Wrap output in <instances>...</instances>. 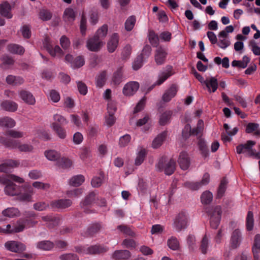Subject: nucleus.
Wrapping results in <instances>:
<instances>
[{
  "instance_id": "1",
  "label": "nucleus",
  "mask_w": 260,
  "mask_h": 260,
  "mask_svg": "<svg viewBox=\"0 0 260 260\" xmlns=\"http://www.w3.org/2000/svg\"><path fill=\"white\" fill-rule=\"evenodd\" d=\"M2 183L6 185L4 190L5 193L9 196H17L21 192V188L20 186L17 185L11 180L22 183L24 181L23 179L19 177L14 175H9L5 177L0 178Z\"/></svg>"
},
{
  "instance_id": "2",
  "label": "nucleus",
  "mask_w": 260,
  "mask_h": 260,
  "mask_svg": "<svg viewBox=\"0 0 260 260\" xmlns=\"http://www.w3.org/2000/svg\"><path fill=\"white\" fill-rule=\"evenodd\" d=\"M157 171H164L167 175H171L174 173L176 169V162L173 159H168L164 156L160 158L155 165Z\"/></svg>"
},
{
  "instance_id": "3",
  "label": "nucleus",
  "mask_w": 260,
  "mask_h": 260,
  "mask_svg": "<svg viewBox=\"0 0 260 260\" xmlns=\"http://www.w3.org/2000/svg\"><path fill=\"white\" fill-rule=\"evenodd\" d=\"M206 212L210 216V223L212 228L216 229L218 226L222 214L220 206H211L206 208Z\"/></svg>"
},
{
  "instance_id": "4",
  "label": "nucleus",
  "mask_w": 260,
  "mask_h": 260,
  "mask_svg": "<svg viewBox=\"0 0 260 260\" xmlns=\"http://www.w3.org/2000/svg\"><path fill=\"white\" fill-rule=\"evenodd\" d=\"M256 144V142L252 140L247 141L245 144H241L236 147V151L238 154L244 153L247 152L246 156L253 157L256 159H260V153L256 152L252 147Z\"/></svg>"
},
{
  "instance_id": "5",
  "label": "nucleus",
  "mask_w": 260,
  "mask_h": 260,
  "mask_svg": "<svg viewBox=\"0 0 260 260\" xmlns=\"http://www.w3.org/2000/svg\"><path fill=\"white\" fill-rule=\"evenodd\" d=\"M188 223V214L185 211H181L176 216L173 223V226L177 232H180L187 228Z\"/></svg>"
},
{
  "instance_id": "6",
  "label": "nucleus",
  "mask_w": 260,
  "mask_h": 260,
  "mask_svg": "<svg viewBox=\"0 0 260 260\" xmlns=\"http://www.w3.org/2000/svg\"><path fill=\"white\" fill-rule=\"evenodd\" d=\"M5 247L10 251L15 253H21L26 250V246L23 243L15 241H10L5 244Z\"/></svg>"
},
{
  "instance_id": "7",
  "label": "nucleus",
  "mask_w": 260,
  "mask_h": 260,
  "mask_svg": "<svg viewBox=\"0 0 260 260\" xmlns=\"http://www.w3.org/2000/svg\"><path fill=\"white\" fill-rule=\"evenodd\" d=\"M103 45V41L95 36L88 39L86 42V47L89 51L92 52L99 51Z\"/></svg>"
},
{
  "instance_id": "8",
  "label": "nucleus",
  "mask_w": 260,
  "mask_h": 260,
  "mask_svg": "<svg viewBox=\"0 0 260 260\" xmlns=\"http://www.w3.org/2000/svg\"><path fill=\"white\" fill-rule=\"evenodd\" d=\"M168 53L161 46L158 47L154 51V60L158 66L164 64L166 61Z\"/></svg>"
},
{
  "instance_id": "9",
  "label": "nucleus",
  "mask_w": 260,
  "mask_h": 260,
  "mask_svg": "<svg viewBox=\"0 0 260 260\" xmlns=\"http://www.w3.org/2000/svg\"><path fill=\"white\" fill-rule=\"evenodd\" d=\"M96 199V194L94 192H90L87 195L85 199L81 202L80 207L84 210V212L89 214L91 213V211L87 208L88 206L91 205L94 202Z\"/></svg>"
},
{
  "instance_id": "10",
  "label": "nucleus",
  "mask_w": 260,
  "mask_h": 260,
  "mask_svg": "<svg viewBox=\"0 0 260 260\" xmlns=\"http://www.w3.org/2000/svg\"><path fill=\"white\" fill-rule=\"evenodd\" d=\"M173 74V67L170 65H167L165 68V70L159 73L158 76V79L155 82V85H161Z\"/></svg>"
},
{
  "instance_id": "11",
  "label": "nucleus",
  "mask_w": 260,
  "mask_h": 260,
  "mask_svg": "<svg viewBox=\"0 0 260 260\" xmlns=\"http://www.w3.org/2000/svg\"><path fill=\"white\" fill-rule=\"evenodd\" d=\"M178 162L182 170H186L188 169L190 164L188 154L185 151L180 152L178 159Z\"/></svg>"
},
{
  "instance_id": "12",
  "label": "nucleus",
  "mask_w": 260,
  "mask_h": 260,
  "mask_svg": "<svg viewBox=\"0 0 260 260\" xmlns=\"http://www.w3.org/2000/svg\"><path fill=\"white\" fill-rule=\"evenodd\" d=\"M20 98L26 104L34 105L36 103V99L32 94L29 91L22 89L18 91Z\"/></svg>"
},
{
  "instance_id": "13",
  "label": "nucleus",
  "mask_w": 260,
  "mask_h": 260,
  "mask_svg": "<svg viewBox=\"0 0 260 260\" xmlns=\"http://www.w3.org/2000/svg\"><path fill=\"white\" fill-rule=\"evenodd\" d=\"M43 221L46 222V225L49 229H53L59 224L60 218L53 215H47L41 217Z\"/></svg>"
},
{
  "instance_id": "14",
  "label": "nucleus",
  "mask_w": 260,
  "mask_h": 260,
  "mask_svg": "<svg viewBox=\"0 0 260 260\" xmlns=\"http://www.w3.org/2000/svg\"><path fill=\"white\" fill-rule=\"evenodd\" d=\"M108 248L103 245L96 244L86 248V254H101L106 252Z\"/></svg>"
},
{
  "instance_id": "15",
  "label": "nucleus",
  "mask_w": 260,
  "mask_h": 260,
  "mask_svg": "<svg viewBox=\"0 0 260 260\" xmlns=\"http://www.w3.org/2000/svg\"><path fill=\"white\" fill-rule=\"evenodd\" d=\"M139 87V84L137 82H129L124 85L123 93L126 96L132 95L138 90Z\"/></svg>"
},
{
  "instance_id": "16",
  "label": "nucleus",
  "mask_w": 260,
  "mask_h": 260,
  "mask_svg": "<svg viewBox=\"0 0 260 260\" xmlns=\"http://www.w3.org/2000/svg\"><path fill=\"white\" fill-rule=\"evenodd\" d=\"M72 204V202L69 199H60L52 201L50 205L53 208L64 209L70 207Z\"/></svg>"
},
{
  "instance_id": "17",
  "label": "nucleus",
  "mask_w": 260,
  "mask_h": 260,
  "mask_svg": "<svg viewBox=\"0 0 260 260\" xmlns=\"http://www.w3.org/2000/svg\"><path fill=\"white\" fill-rule=\"evenodd\" d=\"M178 91V88L176 85L172 84L170 87L167 90L162 96V100L165 102H169L174 98Z\"/></svg>"
},
{
  "instance_id": "18",
  "label": "nucleus",
  "mask_w": 260,
  "mask_h": 260,
  "mask_svg": "<svg viewBox=\"0 0 260 260\" xmlns=\"http://www.w3.org/2000/svg\"><path fill=\"white\" fill-rule=\"evenodd\" d=\"M241 241V234L238 229H236L232 233L231 238V246L232 248L238 247Z\"/></svg>"
},
{
  "instance_id": "19",
  "label": "nucleus",
  "mask_w": 260,
  "mask_h": 260,
  "mask_svg": "<svg viewBox=\"0 0 260 260\" xmlns=\"http://www.w3.org/2000/svg\"><path fill=\"white\" fill-rule=\"evenodd\" d=\"M131 256V252L127 250H116L112 255L114 260H127Z\"/></svg>"
},
{
  "instance_id": "20",
  "label": "nucleus",
  "mask_w": 260,
  "mask_h": 260,
  "mask_svg": "<svg viewBox=\"0 0 260 260\" xmlns=\"http://www.w3.org/2000/svg\"><path fill=\"white\" fill-rule=\"evenodd\" d=\"M118 42L119 37L118 34L116 33L113 34L107 43V49L110 53H112L116 50Z\"/></svg>"
},
{
  "instance_id": "21",
  "label": "nucleus",
  "mask_w": 260,
  "mask_h": 260,
  "mask_svg": "<svg viewBox=\"0 0 260 260\" xmlns=\"http://www.w3.org/2000/svg\"><path fill=\"white\" fill-rule=\"evenodd\" d=\"M102 226L100 223L95 222L90 224L87 228L85 234L87 236H93L98 233L101 230Z\"/></svg>"
},
{
  "instance_id": "22",
  "label": "nucleus",
  "mask_w": 260,
  "mask_h": 260,
  "mask_svg": "<svg viewBox=\"0 0 260 260\" xmlns=\"http://www.w3.org/2000/svg\"><path fill=\"white\" fill-rule=\"evenodd\" d=\"M123 68L120 67L114 72L112 78V83L117 86L120 84L123 79Z\"/></svg>"
},
{
  "instance_id": "23",
  "label": "nucleus",
  "mask_w": 260,
  "mask_h": 260,
  "mask_svg": "<svg viewBox=\"0 0 260 260\" xmlns=\"http://www.w3.org/2000/svg\"><path fill=\"white\" fill-rule=\"evenodd\" d=\"M1 106L2 109L12 112L16 111L18 108L17 104L14 101L10 100L3 101L1 103Z\"/></svg>"
},
{
  "instance_id": "24",
  "label": "nucleus",
  "mask_w": 260,
  "mask_h": 260,
  "mask_svg": "<svg viewBox=\"0 0 260 260\" xmlns=\"http://www.w3.org/2000/svg\"><path fill=\"white\" fill-rule=\"evenodd\" d=\"M51 128L55 132L57 136L61 139H64L67 136L66 130L56 122L51 124Z\"/></svg>"
},
{
  "instance_id": "25",
  "label": "nucleus",
  "mask_w": 260,
  "mask_h": 260,
  "mask_svg": "<svg viewBox=\"0 0 260 260\" xmlns=\"http://www.w3.org/2000/svg\"><path fill=\"white\" fill-rule=\"evenodd\" d=\"M0 143L5 147L11 149L17 148L19 144V141L0 136Z\"/></svg>"
},
{
  "instance_id": "26",
  "label": "nucleus",
  "mask_w": 260,
  "mask_h": 260,
  "mask_svg": "<svg viewBox=\"0 0 260 260\" xmlns=\"http://www.w3.org/2000/svg\"><path fill=\"white\" fill-rule=\"evenodd\" d=\"M6 82L8 84L11 85L19 86L24 82V80L23 78L19 76L9 75L6 78Z\"/></svg>"
},
{
  "instance_id": "27",
  "label": "nucleus",
  "mask_w": 260,
  "mask_h": 260,
  "mask_svg": "<svg viewBox=\"0 0 260 260\" xmlns=\"http://www.w3.org/2000/svg\"><path fill=\"white\" fill-rule=\"evenodd\" d=\"M36 246L42 250L49 251L53 248L54 244L49 240H43L38 242Z\"/></svg>"
},
{
  "instance_id": "28",
  "label": "nucleus",
  "mask_w": 260,
  "mask_h": 260,
  "mask_svg": "<svg viewBox=\"0 0 260 260\" xmlns=\"http://www.w3.org/2000/svg\"><path fill=\"white\" fill-rule=\"evenodd\" d=\"M19 162L16 160H9L7 162L0 165V172L8 173L11 168L16 167Z\"/></svg>"
},
{
  "instance_id": "29",
  "label": "nucleus",
  "mask_w": 260,
  "mask_h": 260,
  "mask_svg": "<svg viewBox=\"0 0 260 260\" xmlns=\"http://www.w3.org/2000/svg\"><path fill=\"white\" fill-rule=\"evenodd\" d=\"M203 83L205 84L209 91H212L214 92L218 87V82L215 77H211L209 79L204 80Z\"/></svg>"
},
{
  "instance_id": "30",
  "label": "nucleus",
  "mask_w": 260,
  "mask_h": 260,
  "mask_svg": "<svg viewBox=\"0 0 260 260\" xmlns=\"http://www.w3.org/2000/svg\"><path fill=\"white\" fill-rule=\"evenodd\" d=\"M11 6L9 3L5 2L0 5V13L2 16L7 18H11L12 14L10 12Z\"/></svg>"
},
{
  "instance_id": "31",
  "label": "nucleus",
  "mask_w": 260,
  "mask_h": 260,
  "mask_svg": "<svg viewBox=\"0 0 260 260\" xmlns=\"http://www.w3.org/2000/svg\"><path fill=\"white\" fill-rule=\"evenodd\" d=\"M167 135V132L166 131H164L157 135L152 142V147L154 148H157L160 147L165 140Z\"/></svg>"
},
{
  "instance_id": "32",
  "label": "nucleus",
  "mask_w": 260,
  "mask_h": 260,
  "mask_svg": "<svg viewBox=\"0 0 260 260\" xmlns=\"http://www.w3.org/2000/svg\"><path fill=\"white\" fill-rule=\"evenodd\" d=\"M107 72L103 71L98 74L95 78V84L97 87L102 88L106 83L107 80Z\"/></svg>"
},
{
  "instance_id": "33",
  "label": "nucleus",
  "mask_w": 260,
  "mask_h": 260,
  "mask_svg": "<svg viewBox=\"0 0 260 260\" xmlns=\"http://www.w3.org/2000/svg\"><path fill=\"white\" fill-rule=\"evenodd\" d=\"M85 181V178L82 175H77L72 177L69 181V184L73 186H79Z\"/></svg>"
},
{
  "instance_id": "34",
  "label": "nucleus",
  "mask_w": 260,
  "mask_h": 260,
  "mask_svg": "<svg viewBox=\"0 0 260 260\" xmlns=\"http://www.w3.org/2000/svg\"><path fill=\"white\" fill-rule=\"evenodd\" d=\"M7 49L8 51L13 54H17L21 55L24 52V48L19 45L12 44H9L7 46Z\"/></svg>"
},
{
  "instance_id": "35",
  "label": "nucleus",
  "mask_w": 260,
  "mask_h": 260,
  "mask_svg": "<svg viewBox=\"0 0 260 260\" xmlns=\"http://www.w3.org/2000/svg\"><path fill=\"white\" fill-rule=\"evenodd\" d=\"M252 251L255 259H258V253L260 252V235L256 234L254 237Z\"/></svg>"
},
{
  "instance_id": "36",
  "label": "nucleus",
  "mask_w": 260,
  "mask_h": 260,
  "mask_svg": "<svg viewBox=\"0 0 260 260\" xmlns=\"http://www.w3.org/2000/svg\"><path fill=\"white\" fill-rule=\"evenodd\" d=\"M15 121L12 118L9 117H5L0 118V126L5 127H13L15 125Z\"/></svg>"
},
{
  "instance_id": "37",
  "label": "nucleus",
  "mask_w": 260,
  "mask_h": 260,
  "mask_svg": "<svg viewBox=\"0 0 260 260\" xmlns=\"http://www.w3.org/2000/svg\"><path fill=\"white\" fill-rule=\"evenodd\" d=\"M2 214L4 216L12 218L19 216L20 213L18 209L14 207H11L8 208L3 211Z\"/></svg>"
},
{
  "instance_id": "38",
  "label": "nucleus",
  "mask_w": 260,
  "mask_h": 260,
  "mask_svg": "<svg viewBox=\"0 0 260 260\" xmlns=\"http://www.w3.org/2000/svg\"><path fill=\"white\" fill-rule=\"evenodd\" d=\"M167 245L173 250H178L180 248L179 242L174 236H172L168 240Z\"/></svg>"
},
{
  "instance_id": "39",
  "label": "nucleus",
  "mask_w": 260,
  "mask_h": 260,
  "mask_svg": "<svg viewBox=\"0 0 260 260\" xmlns=\"http://www.w3.org/2000/svg\"><path fill=\"white\" fill-rule=\"evenodd\" d=\"M117 229L126 236L134 237L136 236L135 232L130 227L125 224L117 226Z\"/></svg>"
},
{
  "instance_id": "40",
  "label": "nucleus",
  "mask_w": 260,
  "mask_h": 260,
  "mask_svg": "<svg viewBox=\"0 0 260 260\" xmlns=\"http://www.w3.org/2000/svg\"><path fill=\"white\" fill-rule=\"evenodd\" d=\"M172 112L171 111H167L164 112L159 117V123L160 125H165L169 122Z\"/></svg>"
},
{
  "instance_id": "41",
  "label": "nucleus",
  "mask_w": 260,
  "mask_h": 260,
  "mask_svg": "<svg viewBox=\"0 0 260 260\" xmlns=\"http://www.w3.org/2000/svg\"><path fill=\"white\" fill-rule=\"evenodd\" d=\"M57 166L62 169H68L72 165V161L67 158H60L56 161Z\"/></svg>"
},
{
  "instance_id": "42",
  "label": "nucleus",
  "mask_w": 260,
  "mask_h": 260,
  "mask_svg": "<svg viewBox=\"0 0 260 260\" xmlns=\"http://www.w3.org/2000/svg\"><path fill=\"white\" fill-rule=\"evenodd\" d=\"M254 225L253 214L252 211H249L246 218V226L248 231L252 230Z\"/></svg>"
},
{
  "instance_id": "43",
  "label": "nucleus",
  "mask_w": 260,
  "mask_h": 260,
  "mask_svg": "<svg viewBox=\"0 0 260 260\" xmlns=\"http://www.w3.org/2000/svg\"><path fill=\"white\" fill-rule=\"evenodd\" d=\"M75 15L73 9H66L63 14V19L64 21L68 22H72L75 20Z\"/></svg>"
},
{
  "instance_id": "44",
  "label": "nucleus",
  "mask_w": 260,
  "mask_h": 260,
  "mask_svg": "<svg viewBox=\"0 0 260 260\" xmlns=\"http://www.w3.org/2000/svg\"><path fill=\"white\" fill-rule=\"evenodd\" d=\"M212 199V193L209 191L204 192L201 197V202L205 205H208L211 203Z\"/></svg>"
},
{
  "instance_id": "45",
  "label": "nucleus",
  "mask_w": 260,
  "mask_h": 260,
  "mask_svg": "<svg viewBox=\"0 0 260 260\" xmlns=\"http://www.w3.org/2000/svg\"><path fill=\"white\" fill-rule=\"evenodd\" d=\"M46 158L51 161H57L60 157V154L55 150H48L44 152Z\"/></svg>"
},
{
  "instance_id": "46",
  "label": "nucleus",
  "mask_w": 260,
  "mask_h": 260,
  "mask_svg": "<svg viewBox=\"0 0 260 260\" xmlns=\"http://www.w3.org/2000/svg\"><path fill=\"white\" fill-rule=\"evenodd\" d=\"M228 182V180L225 177L221 180L217 191V196L218 198H221L223 196L226 188Z\"/></svg>"
},
{
  "instance_id": "47",
  "label": "nucleus",
  "mask_w": 260,
  "mask_h": 260,
  "mask_svg": "<svg viewBox=\"0 0 260 260\" xmlns=\"http://www.w3.org/2000/svg\"><path fill=\"white\" fill-rule=\"evenodd\" d=\"M107 32L108 26L106 24H104L96 31V32L94 36L96 37V38L100 39L101 41H103L107 36Z\"/></svg>"
},
{
  "instance_id": "48",
  "label": "nucleus",
  "mask_w": 260,
  "mask_h": 260,
  "mask_svg": "<svg viewBox=\"0 0 260 260\" xmlns=\"http://www.w3.org/2000/svg\"><path fill=\"white\" fill-rule=\"evenodd\" d=\"M136 21V19L135 16H131L129 17L126 19L124 24L125 30L128 31L132 30L135 25Z\"/></svg>"
},
{
  "instance_id": "49",
  "label": "nucleus",
  "mask_w": 260,
  "mask_h": 260,
  "mask_svg": "<svg viewBox=\"0 0 260 260\" xmlns=\"http://www.w3.org/2000/svg\"><path fill=\"white\" fill-rule=\"evenodd\" d=\"M148 39L150 44L154 47H157L159 43V38L158 36L153 30H151L149 32Z\"/></svg>"
},
{
  "instance_id": "50",
  "label": "nucleus",
  "mask_w": 260,
  "mask_h": 260,
  "mask_svg": "<svg viewBox=\"0 0 260 260\" xmlns=\"http://www.w3.org/2000/svg\"><path fill=\"white\" fill-rule=\"evenodd\" d=\"M151 46L149 45L146 44L143 47L141 53L139 56L145 60L151 55Z\"/></svg>"
},
{
  "instance_id": "51",
  "label": "nucleus",
  "mask_w": 260,
  "mask_h": 260,
  "mask_svg": "<svg viewBox=\"0 0 260 260\" xmlns=\"http://www.w3.org/2000/svg\"><path fill=\"white\" fill-rule=\"evenodd\" d=\"M209 246V238L207 235H205L203 237L200 245V250L202 253L206 254L207 252L208 248Z\"/></svg>"
},
{
  "instance_id": "52",
  "label": "nucleus",
  "mask_w": 260,
  "mask_h": 260,
  "mask_svg": "<svg viewBox=\"0 0 260 260\" xmlns=\"http://www.w3.org/2000/svg\"><path fill=\"white\" fill-rule=\"evenodd\" d=\"M198 146L203 156L207 157L208 155V149L205 141L203 139H200L198 142Z\"/></svg>"
},
{
  "instance_id": "53",
  "label": "nucleus",
  "mask_w": 260,
  "mask_h": 260,
  "mask_svg": "<svg viewBox=\"0 0 260 260\" xmlns=\"http://www.w3.org/2000/svg\"><path fill=\"white\" fill-rule=\"evenodd\" d=\"M104 178V174L103 172H101L100 173L99 177H95L92 179L91 182L92 186L94 187H98L100 186L102 184Z\"/></svg>"
},
{
  "instance_id": "54",
  "label": "nucleus",
  "mask_w": 260,
  "mask_h": 260,
  "mask_svg": "<svg viewBox=\"0 0 260 260\" xmlns=\"http://www.w3.org/2000/svg\"><path fill=\"white\" fill-rule=\"evenodd\" d=\"M84 63L85 61L83 56H78L74 59L72 67L73 68H79L83 66Z\"/></svg>"
},
{
  "instance_id": "55",
  "label": "nucleus",
  "mask_w": 260,
  "mask_h": 260,
  "mask_svg": "<svg viewBox=\"0 0 260 260\" xmlns=\"http://www.w3.org/2000/svg\"><path fill=\"white\" fill-rule=\"evenodd\" d=\"M83 190L82 188H76L74 190H68L66 194L69 198H78L82 195Z\"/></svg>"
},
{
  "instance_id": "56",
  "label": "nucleus",
  "mask_w": 260,
  "mask_h": 260,
  "mask_svg": "<svg viewBox=\"0 0 260 260\" xmlns=\"http://www.w3.org/2000/svg\"><path fill=\"white\" fill-rule=\"evenodd\" d=\"M39 17L43 21H48L52 18V14L47 10H42L40 12Z\"/></svg>"
},
{
  "instance_id": "57",
  "label": "nucleus",
  "mask_w": 260,
  "mask_h": 260,
  "mask_svg": "<svg viewBox=\"0 0 260 260\" xmlns=\"http://www.w3.org/2000/svg\"><path fill=\"white\" fill-rule=\"evenodd\" d=\"M60 44L64 50H67L71 44L70 39L65 35L62 36L60 38Z\"/></svg>"
},
{
  "instance_id": "58",
  "label": "nucleus",
  "mask_w": 260,
  "mask_h": 260,
  "mask_svg": "<svg viewBox=\"0 0 260 260\" xmlns=\"http://www.w3.org/2000/svg\"><path fill=\"white\" fill-rule=\"evenodd\" d=\"M49 53L53 57L58 56L61 57L64 55L63 51L58 45H56L54 48H52Z\"/></svg>"
},
{
  "instance_id": "59",
  "label": "nucleus",
  "mask_w": 260,
  "mask_h": 260,
  "mask_svg": "<svg viewBox=\"0 0 260 260\" xmlns=\"http://www.w3.org/2000/svg\"><path fill=\"white\" fill-rule=\"evenodd\" d=\"M146 156V151L145 149H142L140 151L135 159V165L137 166L140 165L144 161Z\"/></svg>"
},
{
  "instance_id": "60",
  "label": "nucleus",
  "mask_w": 260,
  "mask_h": 260,
  "mask_svg": "<svg viewBox=\"0 0 260 260\" xmlns=\"http://www.w3.org/2000/svg\"><path fill=\"white\" fill-rule=\"evenodd\" d=\"M76 83L79 93L83 95H86L88 91L86 85L82 81H78Z\"/></svg>"
},
{
  "instance_id": "61",
  "label": "nucleus",
  "mask_w": 260,
  "mask_h": 260,
  "mask_svg": "<svg viewBox=\"0 0 260 260\" xmlns=\"http://www.w3.org/2000/svg\"><path fill=\"white\" fill-rule=\"evenodd\" d=\"M184 186L193 190H197L201 187L199 182L187 181L184 184Z\"/></svg>"
},
{
  "instance_id": "62",
  "label": "nucleus",
  "mask_w": 260,
  "mask_h": 260,
  "mask_svg": "<svg viewBox=\"0 0 260 260\" xmlns=\"http://www.w3.org/2000/svg\"><path fill=\"white\" fill-rule=\"evenodd\" d=\"M17 148L20 151L24 152H31L34 149L32 145L27 144H20L19 142Z\"/></svg>"
},
{
  "instance_id": "63",
  "label": "nucleus",
  "mask_w": 260,
  "mask_h": 260,
  "mask_svg": "<svg viewBox=\"0 0 260 260\" xmlns=\"http://www.w3.org/2000/svg\"><path fill=\"white\" fill-rule=\"evenodd\" d=\"M144 61L143 59L139 56H138L133 63L132 67L133 70L137 71L140 69L142 67L143 63Z\"/></svg>"
},
{
  "instance_id": "64",
  "label": "nucleus",
  "mask_w": 260,
  "mask_h": 260,
  "mask_svg": "<svg viewBox=\"0 0 260 260\" xmlns=\"http://www.w3.org/2000/svg\"><path fill=\"white\" fill-rule=\"evenodd\" d=\"M60 260H79L78 256L74 253H67L59 256Z\"/></svg>"
}]
</instances>
